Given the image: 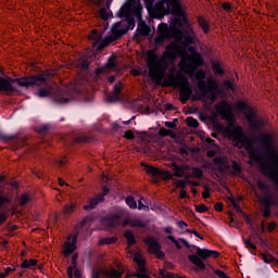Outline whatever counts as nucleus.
Masks as SVG:
<instances>
[{
	"mask_svg": "<svg viewBox=\"0 0 278 278\" xmlns=\"http://www.w3.org/2000/svg\"><path fill=\"white\" fill-rule=\"evenodd\" d=\"M122 275H123V273L117 271L116 269H113V268L105 270V273H104V277H106V278H119V277H122Z\"/></svg>",
	"mask_w": 278,
	"mask_h": 278,
	"instance_id": "412c9836",
	"label": "nucleus"
},
{
	"mask_svg": "<svg viewBox=\"0 0 278 278\" xmlns=\"http://www.w3.org/2000/svg\"><path fill=\"white\" fill-rule=\"evenodd\" d=\"M56 164H59L60 166H64V164H66V161H64V160H59V161L56 162Z\"/></svg>",
	"mask_w": 278,
	"mask_h": 278,
	"instance_id": "338daca9",
	"label": "nucleus"
},
{
	"mask_svg": "<svg viewBox=\"0 0 278 278\" xmlns=\"http://www.w3.org/2000/svg\"><path fill=\"white\" fill-rule=\"evenodd\" d=\"M178 227L184 229V227H188V224H186V222H178Z\"/></svg>",
	"mask_w": 278,
	"mask_h": 278,
	"instance_id": "13d9d810",
	"label": "nucleus"
},
{
	"mask_svg": "<svg viewBox=\"0 0 278 278\" xmlns=\"http://www.w3.org/2000/svg\"><path fill=\"white\" fill-rule=\"evenodd\" d=\"M142 166H144L146 173L151 177H161L162 179H173V177H175V173L172 174L170 172L162 170L144 163H142Z\"/></svg>",
	"mask_w": 278,
	"mask_h": 278,
	"instance_id": "6e6552de",
	"label": "nucleus"
},
{
	"mask_svg": "<svg viewBox=\"0 0 278 278\" xmlns=\"http://www.w3.org/2000/svg\"><path fill=\"white\" fill-rule=\"evenodd\" d=\"M245 118L252 129H260V127H264V121L257 119L253 112L245 113Z\"/></svg>",
	"mask_w": 278,
	"mask_h": 278,
	"instance_id": "ddd939ff",
	"label": "nucleus"
},
{
	"mask_svg": "<svg viewBox=\"0 0 278 278\" xmlns=\"http://www.w3.org/2000/svg\"><path fill=\"white\" fill-rule=\"evenodd\" d=\"M214 164H216L222 170H227L229 168V163L227 159H215Z\"/></svg>",
	"mask_w": 278,
	"mask_h": 278,
	"instance_id": "6ab92c4d",
	"label": "nucleus"
},
{
	"mask_svg": "<svg viewBox=\"0 0 278 278\" xmlns=\"http://www.w3.org/2000/svg\"><path fill=\"white\" fill-rule=\"evenodd\" d=\"M262 140L267 147H273L275 140H277V137L275 136V134H266L262 136Z\"/></svg>",
	"mask_w": 278,
	"mask_h": 278,
	"instance_id": "a211bd4d",
	"label": "nucleus"
},
{
	"mask_svg": "<svg viewBox=\"0 0 278 278\" xmlns=\"http://www.w3.org/2000/svg\"><path fill=\"white\" fill-rule=\"evenodd\" d=\"M99 16L102 18V21H108L109 18H112V11H110V3H108V7L101 8L99 10Z\"/></svg>",
	"mask_w": 278,
	"mask_h": 278,
	"instance_id": "dca6fc26",
	"label": "nucleus"
},
{
	"mask_svg": "<svg viewBox=\"0 0 278 278\" xmlns=\"http://www.w3.org/2000/svg\"><path fill=\"white\" fill-rule=\"evenodd\" d=\"M7 218H8V215H5V213L0 214V225H3Z\"/></svg>",
	"mask_w": 278,
	"mask_h": 278,
	"instance_id": "8fccbe9b",
	"label": "nucleus"
},
{
	"mask_svg": "<svg viewBox=\"0 0 278 278\" xmlns=\"http://www.w3.org/2000/svg\"><path fill=\"white\" fill-rule=\"evenodd\" d=\"M14 270H16V268L14 267H7L3 271L4 277H8V275H10V273H14Z\"/></svg>",
	"mask_w": 278,
	"mask_h": 278,
	"instance_id": "a19ab883",
	"label": "nucleus"
},
{
	"mask_svg": "<svg viewBox=\"0 0 278 278\" xmlns=\"http://www.w3.org/2000/svg\"><path fill=\"white\" fill-rule=\"evenodd\" d=\"M202 197H203L204 199H210V191H204V192L202 193Z\"/></svg>",
	"mask_w": 278,
	"mask_h": 278,
	"instance_id": "0e129e2a",
	"label": "nucleus"
},
{
	"mask_svg": "<svg viewBox=\"0 0 278 278\" xmlns=\"http://www.w3.org/2000/svg\"><path fill=\"white\" fill-rule=\"evenodd\" d=\"M77 236L71 235L64 243L63 247V255L64 257H68L72 253L77 249Z\"/></svg>",
	"mask_w": 278,
	"mask_h": 278,
	"instance_id": "9d476101",
	"label": "nucleus"
},
{
	"mask_svg": "<svg viewBox=\"0 0 278 278\" xmlns=\"http://www.w3.org/2000/svg\"><path fill=\"white\" fill-rule=\"evenodd\" d=\"M125 201L128 207H130V210H136V207H138V203L136 202L134 197H127Z\"/></svg>",
	"mask_w": 278,
	"mask_h": 278,
	"instance_id": "bb28decb",
	"label": "nucleus"
},
{
	"mask_svg": "<svg viewBox=\"0 0 278 278\" xmlns=\"http://www.w3.org/2000/svg\"><path fill=\"white\" fill-rule=\"evenodd\" d=\"M212 68L215 75H223V67L220 66V63L218 62H213L212 63Z\"/></svg>",
	"mask_w": 278,
	"mask_h": 278,
	"instance_id": "cd10ccee",
	"label": "nucleus"
},
{
	"mask_svg": "<svg viewBox=\"0 0 278 278\" xmlns=\"http://www.w3.org/2000/svg\"><path fill=\"white\" fill-rule=\"evenodd\" d=\"M159 134L160 136H168V134H170V130L166 128H161Z\"/></svg>",
	"mask_w": 278,
	"mask_h": 278,
	"instance_id": "37998d69",
	"label": "nucleus"
},
{
	"mask_svg": "<svg viewBox=\"0 0 278 278\" xmlns=\"http://www.w3.org/2000/svg\"><path fill=\"white\" fill-rule=\"evenodd\" d=\"M67 275H68V277L70 278H73V277H76V278H78V277H81V273L79 271V269H77V265L75 266H70L68 268H67Z\"/></svg>",
	"mask_w": 278,
	"mask_h": 278,
	"instance_id": "aec40b11",
	"label": "nucleus"
},
{
	"mask_svg": "<svg viewBox=\"0 0 278 278\" xmlns=\"http://www.w3.org/2000/svg\"><path fill=\"white\" fill-rule=\"evenodd\" d=\"M175 123H177V119H174V122H165V127L173 129L175 127Z\"/></svg>",
	"mask_w": 278,
	"mask_h": 278,
	"instance_id": "49530a36",
	"label": "nucleus"
},
{
	"mask_svg": "<svg viewBox=\"0 0 278 278\" xmlns=\"http://www.w3.org/2000/svg\"><path fill=\"white\" fill-rule=\"evenodd\" d=\"M224 86H225L226 88H228L229 90H233V83H231V80H226V81L224 83Z\"/></svg>",
	"mask_w": 278,
	"mask_h": 278,
	"instance_id": "c03bdc74",
	"label": "nucleus"
},
{
	"mask_svg": "<svg viewBox=\"0 0 278 278\" xmlns=\"http://www.w3.org/2000/svg\"><path fill=\"white\" fill-rule=\"evenodd\" d=\"M275 227H276L275 224H270V225L268 226L269 231H273V230L275 229Z\"/></svg>",
	"mask_w": 278,
	"mask_h": 278,
	"instance_id": "774afa93",
	"label": "nucleus"
},
{
	"mask_svg": "<svg viewBox=\"0 0 278 278\" xmlns=\"http://www.w3.org/2000/svg\"><path fill=\"white\" fill-rule=\"evenodd\" d=\"M79 64L81 65V68H88V63L85 61H80Z\"/></svg>",
	"mask_w": 278,
	"mask_h": 278,
	"instance_id": "680f3d73",
	"label": "nucleus"
},
{
	"mask_svg": "<svg viewBox=\"0 0 278 278\" xmlns=\"http://www.w3.org/2000/svg\"><path fill=\"white\" fill-rule=\"evenodd\" d=\"M223 9L226 10V12H229V10H231V4L226 2V3L223 4Z\"/></svg>",
	"mask_w": 278,
	"mask_h": 278,
	"instance_id": "5fc2aeb1",
	"label": "nucleus"
},
{
	"mask_svg": "<svg viewBox=\"0 0 278 278\" xmlns=\"http://www.w3.org/2000/svg\"><path fill=\"white\" fill-rule=\"evenodd\" d=\"M257 187L260 188V190H266V184L262 181H257Z\"/></svg>",
	"mask_w": 278,
	"mask_h": 278,
	"instance_id": "603ef678",
	"label": "nucleus"
},
{
	"mask_svg": "<svg viewBox=\"0 0 278 278\" xmlns=\"http://www.w3.org/2000/svg\"><path fill=\"white\" fill-rule=\"evenodd\" d=\"M261 203H263L267 207H270L273 205V200H270L268 197H265L261 199Z\"/></svg>",
	"mask_w": 278,
	"mask_h": 278,
	"instance_id": "4c0bfd02",
	"label": "nucleus"
},
{
	"mask_svg": "<svg viewBox=\"0 0 278 278\" xmlns=\"http://www.w3.org/2000/svg\"><path fill=\"white\" fill-rule=\"evenodd\" d=\"M195 253L197 255L189 256V261L192 264H194V266L200 268V270L205 269V263H203V260H207V257H218L219 255V253L214 250L201 249V248H197Z\"/></svg>",
	"mask_w": 278,
	"mask_h": 278,
	"instance_id": "0eeeda50",
	"label": "nucleus"
},
{
	"mask_svg": "<svg viewBox=\"0 0 278 278\" xmlns=\"http://www.w3.org/2000/svg\"><path fill=\"white\" fill-rule=\"evenodd\" d=\"M146 244H147L150 253H153L154 255H159V257H162V255H164L162 253V251H160L161 247H160V243L157 242V240H155V238L148 237L146 239Z\"/></svg>",
	"mask_w": 278,
	"mask_h": 278,
	"instance_id": "f8f14e48",
	"label": "nucleus"
},
{
	"mask_svg": "<svg viewBox=\"0 0 278 278\" xmlns=\"http://www.w3.org/2000/svg\"><path fill=\"white\" fill-rule=\"evenodd\" d=\"M46 81L47 75L45 74L20 79H5L0 77V91L10 93L16 90V84L23 88H29L31 86H45Z\"/></svg>",
	"mask_w": 278,
	"mask_h": 278,
	"instance_id": "7ed1b4c3",
	"label": "nucleus"
},
{
	"mask_svg": "<svg viewBox=\"0 0 278 278\" xmlns=\"http://www.w3.org/2000/svg\"><path fill=\"white\" fill-rule=\"evenodd\" d=\"M112 242H116V239L114 238L104 239L103 244H112Z\"/></svg>",
	"mask_w": 278,
	"mask_h": 278,
	"instance_id": "3c124183",
	"label": "nucleus"
},
{
	"mask_svg": "<svg viewBox=\"0 0 278 278\" xmlns=\"http://www.w3.org/2000/svg\"><path fill=\"white\" fill-rule=\"evenodd\" d=\"M129 31V26H127V22H117L111 28V35L103 39V35L97 33V30H92L89 35V40H93V45H98L100 48L108 47L114 40H118L121 36H125Z\"/></svg>",
	"mask_w": 278,
	"mask_h": 278,
	"instance_id": "39448f33",
	"label": "nucleus"
},
{
	"mask_svg": "<svg viewBox=\"0 0 278 278\" xmlns=\"http://www.w3.org/2000/svg\"><path fill=\"white\" fill-rule=\"evenodd\" d=\"M56 102L58 103H68V99H66V98H59V99H56Z\"/></svg>",
	"mask_w": 278,
	"mask_h": 278,
	"instance_id": "6e6d98bb",
	"label": "nucleus"
},
{
	"mask_svg": "<svg viewBox=\"0 0 278 278\" xmlns=\"http://www.w3.org/2000/svg\"><path fill=\"white\" fill-rule=\"evenodd\" d=\"M244 244H245L247 249H252L253 251H255V249H257V247H255V243L251 242V240L244 241Z\"/></svg>",
	"mask_w": 278,
	"mask_h": 278,
	"instance_id": "ea45409f",
	"label": "nucleus"
},
{
	"mask_svg": "<svg viewBox=\"0 0 278 278\" xmlns=\"http://www.w3.org/2000/svg\"><path fill=\"white\" fill-rule=\"evenodd\" d=\"M198 23H199L200 27L203 29L204 34H207V31H210V24L207 23V21L205 18L199 17Z\"/></svg>",
	"mask_w": 278,
	"mask_h": 278,
	"instance_id": "5701e85b",
	"label": "nucleus"
},
{
	"mask_svg": "<svg viewBox=\"0 0 278 278\" xmlns=\"http://www.w3.org/2000/svg\"><path fill=\"white\" fill-rule=\"evenodd\" d=\"M116 66V62L111 61L106 64V67H101L97 70L98 75L103 73L104 71H114V67Z\"/></svg>",
	"mask_w": 278,
	"mask_h": 278,
	"instance_id": "b1692460",
	"label": "nucleus"
},
{
	"mask_svg": "<svg viewBox=\"0 0 278 278\" xmlns=\"http://www.w3.org/2000/svg\"><path fill=\"white\" fill-rule=\"evenodd\" d=\"M31 201V197L29 194L24 193L20 197V205H27L28 202Z\"/></svg>",
	"mask_w": 278,
	"mask_h": 278,
	"instance_id": "c756f323",
	"label": "nucleus"
},
{
	"mask_svg": "<svg viewBox=\"0 0 278 278\" xmlns=\"http://www.w3.org/2000/svg\"><path fill=\"white\" fill-rule=\"evenodd\" d=\"M38 264L37 260L30 258L29 261L25 260L22 263V268H31L33 266H36Z\"/></svg>",
	"mask_w": 278,
	"mask_h": 278,
	"instance_id": "a878e982",
	"label": "nucleus"
},
{
	"mask_svg": "<svg viewBox=\"0 0 278 278\" xmlns=\"http://www.w3.org/2000/svg\"><path fill=\"white\" fill-rule=\"evenodd\" d=\"M142 5L140 4V0H128L127 3L121 9L119 16L121 18H129L130 16H137L140 23L138 24V28L136 30L137 36H149L151 31L149 26L144 22H142Z\"/></svg>",
	"mask_w": 278,
	"mask_h": 278,
	"instance_id": "20e7f679",
	"label": "nucleus"
},
{
	"mask_svg": "<svg viewBox=\"0 0 278 278\" xmlns=\"http://www.w3.org/2000/svg\"><path fill=\"white\" fill-rule=\"evenodd\" d=\"M51 93V87L47 86L45 89H39L37 92V97L45 98L49 97Z\"/></svg>",
	"mask_w": 278,
	"mask_h": 278,
	"instance_id": "393cba45",
	"label": "nucleus"
},
{
	"mask_svg": "<svg viewBox=\"0 0 278 278\" xmlns=\"http://www.w3.org/2000/svg\"><path fill=\"white\" fill-rule=\"evenodd\" d=\"M142 201H144V199H141L138 203V210H142L143 212H149V205L143 204Z\"/></svg>",
	"mask_w": 278,
	"mask_h": 278,
	"instance_id": "e433bc0d",
	"label": "nucleus"
},
{
	"mask_svg": "<svg viewBox=\"0 0 278 278\" xmlns=\"http://www.w3.org/2000/svg\"><path fill=\"white\" fill-rule=\"evenodd\" d=\"M77 207V204H75V203H70V204H67V205H65V207H64V214H73V212H75V208Z\"/></svg>",
	"mask_w": 278,
	"mask_h": 278,
	"instance_id": "c85d7f7f",
	"label": "nucleus"
},
{
	"mask_svg": "<svg viewBox=\"0 0 278 278\" xmlns=\"http://www.w3.org/2000/svg\"><path fill=\"white\" fill-rule=\"evenodd\" d=\"M104 225H108V227H116L119 225V218L118 217H110L103 222Z\"/></svg>",
	"mask_w": 278,
	"mask_h": 278,
	"instance_id": "4be33fe9",
	"label": "nucleus"
},
{
	"mask_svg": "<svg viewBox=\"0 0 278 278\" xmlns=\"http://www.w3.org/2000/svg\"><path fill=\"white\" fill-rule=\"evenodd\" d=\"M240 170H242V168L240 167V164L232 162V173L233 175H240Z\"/></svg>",
	"mask_w": 278,
	"mask_h": 278,
	"instance_id": "72a5a7b5",
	"label": "nucleus"
},
{
	"mask_svg": "<svg viewBox=\"0 0 278 278\" xmlns=\"http://www.w3.org/2000/svg\"><path fill=\"white\" fill-rule=\"evenodd\" d=\"M123 225H129V227H146L147 224L139 218H127L124 220Z\"/></svg>",
	"mask_w": 278,
	"mask_h": 278,
	"instance_id": "2eb2a0df",
	"label": "nucleus"
},
{
	"mask_svg": "<svg viewBox=\"0 0 278 278\" xmlns=\"http://www.w3.org/2000/svg\"><path fill=\"white\" fill-rule=\"evenodd\" d=\"M125 238L128 240V244H136V239L134 238V232L127 230L125 232Z\"/></svg>",
	"mask_w": 278,
	"mask_h": 278,
	"instance_id": "7c9ffc66",
	"label": "nucleus"
},
{
	"mask_svg": "<svg viewBox=\"0 0 278 278\" xmlns=\"http://www.w3.org/2000/svg\"><path fill=\"white\" fill-rule=\"evenodd\" d=\"M188 233H192L195 238H199L200 240H203V237H201V235H199V232H197V230H188Z\"/></svg>",
	"mask_w": 278,
	"mask_h": 278,
	"instance_id": "a18cd8bd",
	"label": "nucleus"
},
{
	"mask_svg": "<svg viewBox=\"0 0 278 278\" xmlns=\"http://www.w3.org/2000/svg\"><path fill=\"white\" fill-rule=\"evenodd\" d=\"M132 261L136 262L138 269L136 274H132L138 278H149V274L147 273V268L144 267V257L141 253L137 252L132 256Z\"/></svg>",
	"mask_w": 278,
	"mask_h": 278,
	"instance_id": "1a4fd4ad",
	"label": "nucleus"
},
{
	"mask_svg": "<svg viewBox=\"0 0 278 278\" xmlns=\"http://www.w3.org/2000/svg\"><path fill=\"white\" fill-rule=\"evenodd\" d=\"M167 136H169V138H177V135L174 131H172V130H169Z\"/></svg>",
	"mask_w": 278,
	"mask_h": 278,
	"instance_id": "69168bd1",
	"label": "nucleus"
},
{
	"mask_svg": "<svg viewBox=\"0 0 278 278\" xmlns=\"http://www.w3.org/2000/svg\"><path fill=\"white\" fill-rule=\"evenodd\" d=\"M146 8L153 18H163L165 14H175V21H181L186 17V10L179 0H143Z\"/></svg>",
	"mask_w": 278,
	"mask_h": 278,
	"instance_id": "f03ea898",
	"label": "nucleus"
},
{
	"mask_svg": "<svg viewBox=\"0 0 278 278\" xmlns=\"http://www.w3.org/2000/svg\"><path fill=\"white\" fill-rule=\"evenodd\" d=\"M262 257H263L264 262H266V264H268V262H270V260H273L271 255L263 254Z\"/></svg>",
	"mask_w": 278,
	"mask_h": 278,
	"instance_id": "09e8293b",
	"label": "nucleus"
},
{
	"mask_svg": "<svg viewBox=\"0 0 278 278\" xmlns=\"http://www.w3.org/2000/svg\"><path fill=\"white\" fill-rule=\"evenodd\" d=\"M156 34L154 38V45L156 47H162L164 41L170 40V38H174V41L166 47L161 56H157L156 49L147 51L146 61L149 67V77L160 86L166 76L168 61L175 60L177 55H180L181 60L178 63V73L175 75L173 70H170L162 87L168 88L170 86L172 88H179L180 101L186 103L192 97V88L190 87L188 77L185 76L189 75V77L198 79L197 88L199 90V99L204 103H207V101L214 103L216 101V92H218V81L214 77H208L205 84V80H203L205 79V72L203 70L197 71L199 66H203V56L194 51V47H188V45L194 42V30H192L188 17L175 21L169 26L164 23L160 24Z\"/></svg>",
	"mask_w": 278,
	"mask_h": 278,
	"instance_id": "f257e3e1",
	"label": "nucleus"
},
{
	"mask_svg": "<svg viewBox=\"0 0 278 278\" xmlns=\"http://www.w3.org/2000/svg\"><path fill=\"white\" fill-rule=\"evenodd\" d=\"M215 210H216L217 212H222V210H223V203H220V202L216 203V204H215Z\"/></svg>",
	"mask_w": 278,
	"mask_h": 278,
	"instance_id": "864d4df0",
	"label": "nucleus"
},
{
	"mask_svg": "<svg viewBox=\"0 0 278 278\" xmlns=\"http://www.w3.org/2000/svg\"><path fill=\"white\" fill-rule=\"evenodd\" d=\"M161 275H162V277H165V278H181V277L178 276V275L170 274V273L164 271V270L161 271Z\"/></svg>",
	"mask_w": 278,
	"mask_h": 278,
	"instance_id": "c9c22d12",
	"label": "nucleus"
},
{
	"mask_svg": "<svg viewBox=\"0 0 278 278\" xmlns=\"http://www.w3.org/2000/svg\"><path fill=\"white\" fill-rule=\"evenodd\" d=\"M91 3H94V5H101L103 3V0H90Z\"/></svg>",
	"mask_w": 278,
	"mask_h": 278,
	"instance_id": "052dcab7",
	"label": "nucleus"
},
{
	"mask_svg": "<svg viewBox=\"0 0 278 278\" xmlns=\"http://www.w3.org/2000/svg\"><path fill=\"white\" fill-rule=\"evenodd\" d=\"M237 109L240 110L241 112H244V114H247L248 106L244 101H239L237 103Z\"/></svg>",
	"mask_w": 278,
	"mask_h": 278,
	"instance_id": "473e14b6",
	"label": "nucleus"
},
{
	"mask_svg": "<svg viewBox=\"0 0 278 278\" xmlns=\"http://www.w3.org/2000/svg\"><path fill=\"white\" fill-rule=\"evenodd\" d=\"M186 197H188V192H186V190L181 189L180 199H186Z\"/></svg>",
	"mask_w": 278,
	"mask_h": 278,
	"instance_id": "4d7b16f0",
	"label": "nucleus"
},
{
	"mask_svg": "<svg viewBox=\"0 0 278 278\" xmlns=\"http://www.w3.org/2000/svg\"><path fill=\"white\" fill-rule=\"evenodd\" d=\"M187 125L189 127H199V121L194 119L193 117H188Z\"/></svg>",
	"mask_w": 278,
	"mask_h": 278,
	"instance_id": "2f4dec72",
	"label": "nucleus"
},
{
	"mask_svg": "<svg viewBox=\"0 0 278 278\" xmlns=\"http://www.w3.org/2000/svg\"><path fill=\"white\" fill-rule=\"evenodd\" d=\"M108 192H110V189H108V187H103L102 194H98L96 198L90 199L89 204L85 205L84 210H86L87 212L90 210H94V207H97V205H99V203L103 201V197H105Z\"/></svg>",
	"mask_w": 278,
	"mask_h": 278,
	"instance_id": "9b49d317",
	"label": "nucleus"
},
{
	"mask_svg": "<svg viewBox=\"0 0 278 278\" xmlns=\"http://www.w3.org/2000/svg\"><path fill=\"white\" fill-rule=\"evenodd\" d=\"M165 233H173V227L168 226L164 228Z\"/></svg>",
	"mask_w": 278,
	"mask_h": 278,
	"instance_id": "bf43d9fd",
	"label": "nucleus"
},
{
	"mask_svg": "<svg viewBox=\"0 0 278 278\" xmlns=\"http://www.w3.org/2000/svg\"><path fill=\"white\" fill-rule=\"evenodd\" d=\"M121 83L114 86L112 94L108 98L109 103H114V101H118V92H121Z\"/></svg>",
	"mask_w": 278,
	"mask_h": 278,
	"instance_id": "f3484780",
	"label": "nucleus"
},
{
	"mask_svg": "<svg viewBox=\"0 0 278 278\" xmlns=\"http://www.w3.org/2000/svg\"><path fill=\"white\" fill-rule=\"evenodd\" d=\"M124 138H126L127 140H132L134 132L131 130H127L124 135Z\"/></svg>",
	"mask_w": 278,
	"mask_h": 278,
	"instance_id": "79ce46f5",
	"label": "nucleus"
},
{
	"mask_svg": "<svg viewBox=\"0 0 278 278\" xmlns=\"http://www.w3.org/2000/svg\"><path fill=\"white\" fill-rule=\"evenodd\" d=\"M77 255L75 254V255H73V265L72 266H74V268L77 266Z\"/></svg>",
	"mask_w": 278,
	"mask_h": 278,
	"instance_id": "e2e57ef3",
	"label": "nucleus"
},
{
	"mask_svg": "<svg viewBox=\"0 0 278 278\" xmlns=\"http://www.w3.org/2000/svg\"><path fill=\"white\" fill-rule=\"evenodd\" d=\"M205 142H207V144L213 146V148L206 152L207 157H214V155H216V153H220V148L218 146L214 144L213 139L206 138Z\"/></svg>",
	"mask_w": 278,
	"mask_h": 278,
	"instance_id": "4468645a",
	"label": "nucleus"
},
{
	"mask_svg": "<svg viewBox=\"0 0 278 278\" xmlns=\"http://www.w3.org/2000/svg\"><path fill=\"white\" fill-rule=\"evenodd\" d=\"M177 188H186V181L184 180H177L176 181Z\"/></svg>",
	"mask_w": 278,
	"mask_h": 278,
	"instance_id": "de8ad7c7",
	"label": "nucleus"
},
{
	"mask_svg": "<svg viewBox=\"0 0 278 278\" xmlns=\"http://www.w3.org/2000/svg\"><path fill=\"white\" fill-rule=\"evenodd\" d=\"M195 211L199 212L200 214H203V212H207V206H205V204L198 205L195 206Z\"/></svg>",
	"mask_w": 278,
	"mask_h": 278,
	"instance_id": "58836bf2",
	"label": "nucleus"
},
{
	"mask_svg": "<svg viewBox=\"0 0 278 278\" xmlns=\"http://www.w3.org/2000/svg\"><path fill=\"white\" fill-rule=\"evenodd\" d=\"M169 168L174 170V177H186L187 179L190 177L193 179H200V177H203V170L197 167L190 169L188 165L177 166L175 163H172Z\"/></svg>",
	"mask_w": 278,
	"mask_h": 278,
	"instance_id": "423d86ee",
	"label": "nucleus"
},
{
	"mask_svg": "<svg viewBox=\"0 0 278 278\" xmlns=\"http://www.w3.org/2000/svg\"><path fill=\"white\" fill-rule=\"evenodd\" d=\"M8 198H5V193L3 192L2 189H0V207L1 205H5L8 203Z\"/></svg>",
	"mask_w": 278,
	"mask_h": 278,
	"instance_id": "f704fd0d",
	"label": "nucleus"
}]
</instances>
